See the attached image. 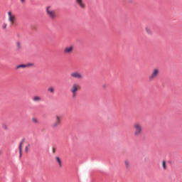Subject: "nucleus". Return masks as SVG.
Returning <instances> with one entry per match:
<instances>
[{"mask_svg":"<svg viewBox=\"0 0 182 182\" xmlns=\"http://www.w3.org/2000/svg\"><path fill=\"white\" fill-rule=\"evenodd\" d=\"M143 133V127L139 123L134 124V137H140Z\"/></svg>","mask_w":182,"mask_h":182,"instance_id":"nucleus-1","label":"nucleus"},{"mask_svg":"<svg viewBox=\"0 0 182 182\" xmlns=\"http://www.w3.org/2000/svg\"><path fill=\"white\" fill-rule=\"evenodd\" d=\"M60 124H62V116L56 115L51 127L54 129H58Z\"/></svg>","mask_w":182,"mask_h":182,"instance_id":"nucleus-2","label":"nucleus"},{"mask_svg":"<svg viewBox=\"0 0 182 182\" xmlns=\"http://www.w3.org/2000/svg\"><path fill=\"white\" fill-rule=\"evenodd\" d=\"M159 74L160 71L159 70V68H154L152 70L151 75L149 76V82H153V80L156 79V77H157V76H159Z\"/></svg>","mask_w":182,"mask_h":182,"instance_id":"nucleus-3","label":"nucleus"},{"mask_svg":"<svg viewBox=\"0 0 182 182\" xmlns=\"http://www.w3.org/2000/svg\"><path fill=\"white\" fill-rule=\"evenodd\" d=\"M32 66H35V63H28L27 64H20L16 67V69H23L25 68H32Z\"/></svg>","mask_w":182,"mask_h":182,"instance_id":"nucleus-4","label":"nucleus"},{"mask_svg":"<svg viewBox=\"0 0 182 182\" xmlns=\"http://www.w3.org/2000/svg\"><path fill=\"white\" fill-rule=\"evenodd\" d=\"M50 6H48L46 8L47 15L50 18V19H55L56 18V14L53 13V11H50L49 9Z\"/></svg>","mask_w":182,"mask_h":182,"instance_id":"nucleus-5","label":"nucleus"},{"mask_svg":"<svg viewBox=\"0 0 182 182\" xmlns=\"http://www.w3.org/2000/svg\"><path fill=\"white\" fill-rule=\"evenodd\" d=\"M71 77H74L75 79H82V76L80 75V73L77 72L72 73L70 74Z\"/></svg>","mask_w":182,"mask_h":182,"instance_id":"nucleus-6","label":"nucleus"},{"mask_svg":"<svg viewBox=\"0 0 182 182\" xmlns=\"http://www.w3.org/2000/svg\"><path fill=\"white\" fill-rule=\"evenodd\" d=\"M25 141V138H23L19 144V154H20V157H22V144H23Z\"/></svg>","mask_w":182,"mask_h":182,"instance_id":"nucleus-7","label":"nucleus"},{"mask_svg":"<svg viewBox=\"0 0 182 182\" xmlns=\"http://www.w3.org/2000/svg\"><path fill=\"white\" fill-rule=\"evenodd\" d=\"M75 2H77V4L80 6V8L85 9V6H86V5L85 4V3H83L82 0H75Z\"/></svg>","mask_w":182,"mask_h":182,"instance_id":"nucleus-8","label":"nucleus"},{"mask_svg":"<svg viewBox=\"0 0 182 182\" xmlns=\"http://www.w3.org/2000/svg\"><path fill=\"white\" fill-rule=\"evenodd\" d=\"M73 50V46L65 47L64 49V53H70Z\"/></svg>","mask_w":182,"mask_h":182,"instance_id":"nucleus-9","label":"nucleus"},{"mask_svg":"<svg viewBox=\"0 0 182 182\" xmlns=\"http://www.w3.org/2000/svg\"><path fill=\"white\" fill-rule=\"evenodd\" d=\"M77 84H73V89L70 90V92L72 93H76V91L77 90Z\"/></svg>","mask_w":182,"mask_h":182,"instance_id":"nucleus-10","label":"nucleus"},{"mask_svg":"<svg viewBox=\"0 0 182 182\" xmlns=\"http://www.w3.org/2000/svg\"><path fill=\"white\" fill-rule=\"evenodd\" d=\"M55 160L58 163L59 167H62V161L60 160V158L55 156Z\"/></svg>","mask_w":182,"mask_h":182,"instance_id":"nucleus-11","label":"nucleus"},{"mask_svg":"<svg viewBox=\"0 0 182 182\" xmlns=\"http://www.w3.org/2000/svg\"><path fill=\"white\" fill-rule=\"evenodd\" d=\"M33 102H41V100H42V98H41V97L36 96L33 97Z\"/></svg>","mask_w":182,"mask_h":182,"instance_id":"nucleus-12","label":"nucleus"},{"mask_svg":"<svg viewBox=\"0 0 182 182\" xmlns=\"http://www.w3.org/2000/svg\"><path fill=\"white\" fill-rule=\"evenodd\" d=\"M125 166H126V168H127L128 170V168H129L130 167V164L129 163V161L125 160Z\"/></svg>","mask_w":182,"mask_h":182,"instance_id":"nucleus-13","label":"nucleus"},{"mask_svg":"<svg viewBox=\"0 0 182 182\" xmlns=\"http://www.w3.org/2000/svg\"><path fill=\"white\" fill-rule=\"evenodd\" d=\"M145 31L146 33H148L149 35H151V30H150V28H149V27H146L145 28Z\"/></svg>","mask_w":182,"mask_h":182,"instance_id":"nucleus-14","label":"nucleus"},{"mask_svg":"<svg viewBox=\"0 0 182 182\" xmlns=\"http://www.w3.org/2000/svg\"><path fill=\"white\" fill-rule=\"evenodd\" d=\"M14 18L15 17L14 16H10V17H9V20L10 21V22H11V23H14Z\"/></svg>","mask_w":182,"mask_h":182,"instance_id":"nucleus-15","label":"nucleus"},{"mask_svg":"<svg viewBox=\"0 0 182 182\" xmlns=\"http://www.w3.org/2000/svg\"><path fill=\"white\" fill-rule=\"evenodd\" d=\"M48 92H50V93H55V90L53 87H50L48 89Z\"/></svg>","mask_w":182,"mask_h":182,"instance_id":"nucleus-16","label":"nucleus"},{"mask_svg":"<svg viewBox=\"0 0 182 182\" xmlns=\"http://www.w3.org/2000/svg\"><path fill=\"white\" fill-rule=\"evenodd\" d=\"M16 45H17V50H19L21 49V43L18 41L16 43Z\"/></svg>","mask_w":182,"mask_h":182,"instance_id":"nucleus-17","label":"nucleus"},{"mask_svg":"<svg viewBox=\"0 0 182 182\" xmlns=\"http://www.w3.org/2000/svg\"><path fill=\"white\" fill-rule=\"evenodd\" d=\"M162 167L164 168V170L167 168V167L166 166V161H163L162 162Z\"/></svg>","mask_w":182,"mask_h":182,"instance_id":"nucleus-18","label":"nucleus"},{"mask_svg":"<svg viewBox=\"0 0 182 182\" xmlns=\"http://www.w3.org/2000/svg\"><path fill=\"white\" fill-rule=\"evenodd\" d=\"M29 147H31V144H28V146H26V147H25V151L26 152H28V149H29Z\"/></svg>","mask_w":182,"mask_h":182,"instance_id":"nucleus-19","label":"nucleus"},{"mask_svg":"<svg viewBox=\"0 0 182 182\" xmlns=\"http://www.w3.org/2000/svg\"><path fill=\"white\" fill-rule=\"evenodd\" d=\"M2 127L4 129V130H8V126H6L5 124H2Z\"/></svg>","mask_w":182,"mask_h":182,"instance_id":"nucleus-20","label":"nucleus"},{"mask_svg":"<svg viewBox=\"0 0 182 182\" xmlns=\"http://www.w3.org/2000/svg\"><path fill=\"white\" fill-rule=\"evenodd\" d=\"M6 26H7L6 23H3V26H2L3 29H6Z\"/></svg>","mask_w":182,"mask_h":182,"instance_id":"nucleus-21","label":"nucleus"},{"mask_svg":"<svg viewBox=\"0 0 182 182\" xmlns=\"http://www.w3.org/2000/svg\"><path fill=\"white\" fill-rule=\"evenodd\" d=\"M32 121H33L34 123H38V119H37L33 118V119H32Z\"/></svg>","mask_w":182,"mask_h":182,"instance_id":"nucleus-22","label":"nucleus"},{"mask_svg":"<svg viewBox=\"0 0 182 182\" xmlns=\"http://www.w3.org/2000/svg\"><path fill=\"white\" fill-rule=\"evenodd\" d=\"M8 15H9V17L12 16V14L11 13V11L8 12Z\"/></svg>","mask_w":182,"mask_h":182,"instance_id":"nucleus-23","label":"nucleus"},{"mask_svg":"<svg viewBox=\"0 0 182 182\" xmlns=\"http://www.w3.org/2000/svg\"><path fill=\"white\" fill-rule=\"evenodd\" d=\"M76 97V92L73 93V97L75 98Z\"/></svg>","mask_w":182,"mask_h":182,"instance_id":"nucleus-24","label":"nucleus"},{"mask_svg":"<svg viewBox=\"0 0 182 182\" xmlns=\"http://www.w3.org/2000/svg\"><path fill=\"white\" fill-rule=\"evenodd\" d=\"M20 1L21 2V4H23V2H25V0H20Z\"/></svg>","mask_w":182,"mask_h":182,"instance_id":"nucleus-25","label":"nucleus"}]
</instances>
